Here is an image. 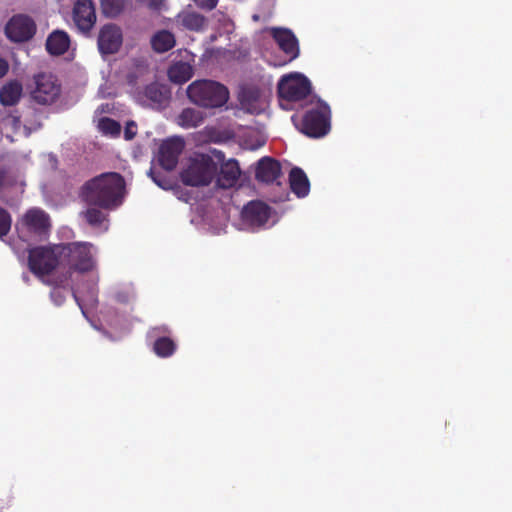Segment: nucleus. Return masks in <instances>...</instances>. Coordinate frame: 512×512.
<instances>
[{
  "label": "nucleus",
  "instance_id": "f257e3e1",
  "mask_svg": "<svg viewBox=\"0 0 512 512\" xmlns=\"http://www.w3.org/2000/svg\"><path fill=\"white\" fill-rule=\"evenodd\" d=\"M125 180L116 172L103 173L82 186L80 196L88 205L105 210L119 207L124 199Z\"/></svg>",
  "mask_w": 512,
  "mask_h": 512
},
{
  "label": "nucleus",
  "instance_id": "f03ea898",
  "mask_svg": "<svg viewBox=\"0 0 512 512\" xmlns=\"http://www.w3.org/2000/svg\"><path fill=\"white\" fill-rule=\"evenodd\" d=\"M187 95L193 103L204 108L221 107L229 99V91L224 85L206 79L192 82Z\"/></svg>",
  "mask_w": 512,
  "mask_h": 512
},
{
  "label": "nucleus",
  "instance_id": "7ed1b4c3",
  "mask_svg": "<svg viewBox=\"0 0 512 512\" xmlns=\"http://www.w3.org/2000/svg\"><path fill=\"white\" fill-rule=\"evenodd\" d=\"M93 245L87 242H73L60 244L62 267L67 268V277L72 272L86 273L95 267Z\"/></svg>",
  "mask_w": 512,
  "mask_h": 512
},
{
  "label": "nucleus",
  "instance_id": "20e7f679",
  "mask_svg": "<svg viewBox=\"0 0 512 512\" xmlns=\"http://www.w3.org/2000/svg\"><path fill=\"white\" fill-rule=\"evenodd\" d=\"M217 172V164L206 154L191 158L188 166L180 173L181 181L187 186L209 185Z\"/></svg>",
  "mask_w": 512,
  "mask_h": 512
},
{
  "label": "nucleus",
  "instance_id": "39448f33",
  "mask_svg": "<svg viewBox=\"0 0 512 512\" xmlns=\"http://www.w3.org/2000/svg\"><path fill=\"white\" fill-rule=\"evenodd\" d=\"M330 117L329 105L318 99L316 106L307 110L303 115L300 131L312 138L323 137L330 130Z\"/></svg>",
  "mask_w": 512,
  "mask_h": 512
},
{
  "label": "nucleus",
  "instance_id": "423d86ee",
  "mask_svg": "<svg viewBox=\"0 0 512 512\" xmlns=\"http://www.w3.org/2000/svg\"><path fill=\"white\" fill-rule=\"evenodd\" d=\"M28 265L32 273L38 276L49 275L57 266H62L60 245L39 246L31 249Z\"/></svg>",
  "mask_w": 512,
  "mask_h": 512
},
{
  "label": "nucleus",
  "instance_id": "0eeeda50",
  "mask_svg": "<svg viewBox=\"0 0 512 512\" xmlns=\"http://www.w3.org/2000/svg\"><path fill=\"white\" fill-rule=\"evenodd\" d=\"M51 222L49 215L40 208H31L26 211L16 224V229L21 238L27 234H33L39 238L49 234Z\"/></svg>",
  "mask_w": 512,
  "mask_h": 512
},
{
  "label": "nucleus",
  "instance_id": "6e6552de",
  "mask_svg": "<svg viewBox=\"0 0 512 512\" xmlns=\"http://www.w3.org/2000/svg\"><path fill=\"white\" fill-rule=\"evenodd\" d=\"M277 90L281 99L297 102L305 99L311 93V82L301 73H292L279 80Z\"/></svg>",
  "mask_w": 512,
  "mask_h": 512
},
{
  "label": "nucleus",
  "instance_id": "1a4fd4ad",
  "mask_svg": "<svg viewBox=\"0 0 512 512\" xmlns=\"http://www.w3.org/2000/svg\"><path fill=\"white\" fill-rule=\"evenodd\" d=\"M36 87L32 91V98L41 105L54 103L61 93V86L51 74L41 73L35 76Z\"/></svg>",
  "mask_w": 512,
  "mask_h": 512
},
{
  "label": "nucleus",
  "instance_id": "9d476101",
  "mask_svg": "<svg viewBox=\"0 0 512 512\" xmlns=\"http://www.w3.org/2000/svg\"><path fill=\"white\" fill-rule=\"evenodd\" d=\"M36 33L34 20L23 14L14 15L5 26V34L13 42H25Z\"/></svg>",
  "mask_w": 512,
  "mask_h": 512
},
{
  "label": "nucleus",
  "instance_id": "9b49d317",
  "mask_svg": "<svg viewBox=\"0 0 512 512\" xmlns=\"http://www.w3.org/2000/svg\"><path fill=\"white\" fill-rule=\"evenodd\" d=\"M123 43L122 29L114 23L103 25L98 33L97 46L102 55L117 53Z\"/></svg>",
  "mask_w": 512,
  "mask_h": 512
},
{
  "label": "nucleus",
  "instance_id": "f8f14e48",
  "mask_svg": "<svg viewBox=\"0 0 512 512\" xmlns=\"http://www.w3.org/2000/svg\"><path fill=\"white\" fill-rule=\"evenodd\" d=\"M269 217L270 207L259 200L250 201L241 211L242 221L252 228L262 227Z\"/></svg>",
  "mask_w": 512,
  "mask_h": 512
},
{
  "label": "nucleus",
  "instance_id": "ddd939ff",
  "mask_svg": "<svg viewBox=\"0 0 512 512\" xmlns=\"http://www.w3.org/2000/svg\"><path fill=\"white\" fill-rule=\"evenodd\" d=\"M73 20L77 28L88 33L96 22L95 6L92 0H77L73 8Z\"/></svg>",
  "mask_w": 512,
  "mask_h": 512
},
{
  "label": "nucleus",
  "instance_id": "4468645a",
  "mask_svg": "<svg viewBox=\"0 0 512 512\" xmlns=\"http://www.w3.org/2000/svg\"><path fill=\"white\" fill-rule=\"evenodd\" d=\"M184 143L180 138H172L164 141L159 148L158 161L161 167L167 171H172L178 164V159Z\"/></svg>",
  "mask_w": 512,
  "mask_h": 512
},
{
  "label": "nucleus",
  "instance_id": "2eb2a0df",
  "mask_svg": "<svg viewBox=\"0 0 512 512\" xmlns=\"http://www.w3.org/2000/svg\"><path fill=\"white\" fill-rule=\"evenodd\" d=\"M272 37L280 47V49L294 60L299 56V45L296 36L291 30L285 28H272Z\"/></svg>",
  "mask_w": 512,
  "mask_h": 512
},
{
  "label": "nucleus",
  "instance_id": "dca6fc26",
  "mask_svg": "<svg viewBox=\"0 0 512 512\" xmlns=\"http://www.w3.org/2000/svg\"><path fill=\"white\" fill-rule=\"evenodd\" d=\"M280 175L281 165L277 160L271 157H263L258 161L255 171L257 181L267 184L273 183Z\"/></svg>",
  "mask_w": 512,
  "mask_h": 512
},
{
  "label": "nucleus",
  "instance_id": "f3484780",
  "mask_svg": "<svg viewBox=\"0 0 512 512\" xmlns=\"http://www.w3.org/2000/svg\"><path fill=\"white\" fill-rule=\"evenodd\" d=\"M143 95L153 107L164 108L170 101L171 91L167 85L154 82L144 88Z\"/></svg>",
  "mask_w": 512,
  "mask_h": 512
},
{
  "label": "nucleus",
  "instance_id": "a211bd4d",
  "mask_svg": "<svg viewBox=\"0 0 512 512\" xmlns=\"http://www.w3.org/2000/svg\"><path fill=\"white\" fill-rule=\"evenodd\" d=\"M241 171L237 160L230 159L221 164L217 175V185L223 189H229L236 185Z\"/></svg>",
  "mask_w": 512,
  "mask_h": 512
},
{
  "label": "nucleus",
  "instance_id": "6ab92c4d",
  "mask_svg": "<svg viewBox=\"0 0 512 512\" xmlns=\"http://www.w3.org/2000/svg\"><path fill=\"white\" fill-rule=\"evenodd\" d=\"M46 50L49 54L60 56L66 53L70 46L69 35L61 30L53 31L46 40Z\"/></svg>",
  "mask_w": 512,
  "mask_h": 512
},
{
  "label": "nucleus",
  "instance_id": "aec40b11",
  "mask_svg": "<svg viewBox=\"0 0 512 512\" xmlns=\"http://www.w3.org/2000/svg\"><path fill=\"white\" fill-rule=\"evenodd\" d=\"M290 188L294 194L302 198L308 195L310 191V183L305 172L299 168L294 167L289 174Z\"/></svg>",
  "mask_w": 512,
  "mask_h": 512
},
{
  "label": "nucleus",
  "instance_id": "412c9836",
  "mask_svg": "<svg viewBox=\"0 0 512 512\" xmlns=\"http://www.w3.org/2000/svg\"><path fill=\"white\" fill-rule=\"evenodd\" d=\"M68 281H69V278L67 276H63V277L54 279L53 283L55 284L56 287H54V289L51 291L50 297H51L52 301L57 306H60L65 301V295L63 294L61 289H68V290L71 291L73 298L75 299V301L77 302V304L81 308L82 312L84 313L83 307H82V305L80 303V299L77 296V293L73 289V287L69 285Z\"/></svg>",
  "mask_w": 512,
  "mask_h": 512
},
{
  "label": "nucleus",
  "instance_id": "4be33fe9",
  "mask_svg": "<svg viewBox=\"0 0 512 512\" xmlns=\"http://www.w3.org/2000/svg\"><path fill=\"white\" fill-rule=\"evenodd\" d=\"M150 44L156 53H165L176 45V39L172 32L163 29L151 37Z\"/></svg>",
  "mask_w": 512,
  "mask_h": 512
},
{
  "label": "nucleus",
  "instance_id": "5701e85b",
  "mask_svg": "<svg viewBox=\"0 0 512 512\" xmlns=\"http://www.w3.org/2000/svg\"><path fill=\"white\" fill-rule=\"evenodd\" d=\"M193 74V67L187 62H176L168 69V77L175 84H183L189 81Z\"/></svg>",
  "mask_w": 512,
  "mask_h": 512
},
{
  "label": "nucleus",
  "instance_id": "b1692460",
  "mask_svg": "<svg viewBox=\"0 0 512 512\" xmlns=\"http://www.w3.org/2000/svg\"><path fill=\"white\" fill-rule=\"evenodd\" d=\"M22 94V85L11 81L0 89V103L4 106H13L18 103Z\"/></svg>",
  "mask_w": 512,
  "mask_h": 512
},
{
  "label": "nucleus",
  "instance_id": "393cba45",
  "mask_svg": "<svg viewBox=\"0 0 512 512\" xmlns=\"http://www.w3.org/2000/svg\"><path fill=\"white\" fill-rule=\"evenodd\" d=\"M100 10L104 17L116 19L127 8L128 0H99Z\"/></svg>",
  "mask_w": 512,
  "mask_h": 512
},
{
  "label": "nucleus",
  "instance_id": "a878e982",
  "mask_svg": "<svg viewBox=\"0 0 512 512\" xmlns=\"http://www.w3.org/2000/svg\"><path fill=\"white\" fill-rule=\"evenodd\" d=\"M203 120V113L194 108L183 109L177 118L178 124L185 129L198 127Z\"/></svg>",
  "mask_w": 512,
  "mask_h": 512
},
{
  "label": "nucleus",
  "instance_id": "bb28decb",
  "mask_svg": "<svg viewBox=\"0 0 512 512\" xmlns=\"http://www.w3.org/2000/svg\"><path fill=\"white\" fill-rule=\"evenodd\" d=\"M177 345L167 336L158 337L153 343V352L160 358H168L176 351Z\"/></svg>",
  "mask_w": 512,
  "mask_h": 512
},
{
  "label": "nucleus",
  "instance_id": "cd10ccee",
  "mask_svg": "<svg viewBox=\"0 0 512 512\" xmlns=\"http://www.w3.org/2000/svg\"><path fill=\"white\" fill-rule=\"evenodd\" d=\"M181 24L188 30L201 31L206 26V18L197 12H184L180 15Z\"/></svg>",
  "mask_w": 512,
  "mask_h": 512
},
{
  "label": "nucleus",
  "instance_id": "c85d7f7f",
  "mask_svg": "<svg viewBox=\"0 0 512 512\" xmlns=\"http://www.w3.org/2000/svg\"><path fill=\"white\" fill-rule=\"evenodd\" d=\"M83 218L92 227H100L105 221H107V214L93 206L82 212Z\"/></svg>",
  "mask_w": 512,
  "mask_h": 512
},
{
  "label": "nucleus",
  "instance_id": "c756f323",
  "mask_svg": "<svg viewBox=\"0 0 512 512\" xmlns=\"http://www.w3.org/2000/svg\"><path fill=\"white\" fill-rule=\"evenodd\" d=\"M98 126L103 134L111 137H118L121 133L120 123L109 117L101 118Z\"/></svg>",
  "mask_w": 512,
  "mask_h": 512
},
{
  "label": "nucleus",
  "instance_id": "7c9ffc66",
  "mask_svg": "<svg viewBox=\"0 0 512 512\" xmlns=\"http://www.w3.org/2000/svg\"><path fill=\"white\" fill-rule=\"evenodd\" d=\"M11 215L7 210L0 207V239L6 236L11 229Z\"/></svg>",
  "mask_w": 512,
  "mask_h": 512
},
{
  "label": "nucleus",
  "instance_id": "2f4dec72",
  "mask_svg": "<svg viewBox=\"0 0 512 512\" xmlns=\"http://www.w3.org/2000/svg\"><path fill=\"white\" fill-rule=\"evenodd\" d=\"M150 176L151 178L153 179V181L161 188L167 190V189H170L171 188V183L170 181L165 177V176H162L160 173H157L155 171H153L152 169L150 170Z\"/></svg>",
  "mask_w": 512,
  "mask_h": 512
},
{
  "label": "nucleus",
  "instance_id": "473e14b6",
  "mask_svg": "<svg viewBox=\"0 0 512 512\" xmlns=\"http://www.w3.org/2000/svg\"><path fill=\"white\" fill-rule=\"evenodd\" d=\"M137 134V125L134 121H128L124 128V138L132 140Z\"/></svg>",
  "mask_w": 512,
  "mask_h": 512
},
{
  "label": "nucleus",
  "instance_id": "72a5a7b5",
  "mask_svg": "<svg viewBox=\"0 0 512 512\" xmlns=\"http://www.w3.org/2000/svg\"><path fill=\"white\" fill-rule=\"evenodd\" d=\"M196 5L204 10L211 11L213 10L218 3V0H194Z\"/></svg>",
  "mask_w": 512,
  "mask_h": 512
},
{
  "label": "nucleus",
  "instance_id": "f704fd0d",
  "mask_svg": "<svg viewBox=\"0 0 512 512\" xmlns=\"http://www.w3.org/2000/svg\"><path fill=\"white\" fill-rule=\"evenodd\" d=\"M9 70L8 62L0 57V78L4 77Z\"/></svg>",
  "mask_w": 512,
  "mask_h": 512
},
{
  "label": "nucleus",
  "instance_id": "c9c22d12",
  "mask_svg": "<svg viewBox=\"0 0 512 512\" xmlns=\"http://www.w3.org/2000/svg\"><path fill=\"white\" fill-rule=\"evenodd\" d=\"M7 120L12 124L14 127H18L20 124V118L17 116H9Z\"/></svg>",
  "mask_w": 512,
  "mask_h": 512
},
{
  "label": "nucleus",
  "instance_id": "e433bc0d",
  "mask_svg": "<svg viewBox=\"0 0 512 512\" xmlns=\"http://www.w3.org/2000/svg\"><path fill=\"white\" fill-rule=\"evenodd\" d=\"M160 331L165 332L166 328L165 327H163V328H153V330H152V332H160Z\"/></svg>",
  "mask_w": 512,
  "mask_h": 512
}]
</instances>
